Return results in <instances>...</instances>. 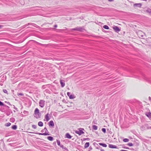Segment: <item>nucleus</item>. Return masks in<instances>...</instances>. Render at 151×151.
Segmentation results:
<instances>
[{
	"label": "nucleus",
	"mask_w": 151,
	"mask_h": 151,
	"mask_svg": "<svg viewBox=\"0 0 151 151\" xmlns=\"http://www.w3.org/2000/svg\"><path fill=\"white\" fill-rule=\"evenodd\" d=\"M149 98L150 100L151 99V98L150 97H149Z\"/></svg>",
	"instance_id": "nucleus-39"
},
{
	"label": "nucleus",
	"mask_w": 151,
	"mask_h": 151,
	"mask_svg": "<svg viewBox=\"0 0 151 151\" xmlns=\"http://www.w3.org/2000/svg\"><path fill=\"white\" fill-rule=\"evenodd\" d=\"M109 147L111 148H117V147L114 145H111V144H109Z\"/></svg>",
	"instance_id": "nucleus-5"
},
{
	"label": "nucleus",
	"mask_w": 151,
	"mask_h": 151,
	"mask_svg": "<svg viewBox=\"0 0 151 151\" xmlns=\"http://www.w3.org/2000/svg\"><path fill=\"white\" fill-rule=\"evenodd\" d=\"M84 130L83 129L80 128L78 129V130L75 131V133L78 134L79 135H81L84 134V132L83 131Z\"/></svg>",
	"instance_id": "nucleus-2"
},
{
	"label": "nucleus",
	"mask_w": 151,
	"mask_h": 151,
	"mask_svg": "<svg viewBox=\"0 0 151 151\" xmlns=\"http://www.w3.org/2000/svg\"><path fill=\"white\" fill-rule=\"evenodd\" d=\"M145 11L146 12L150 14H151V9H150L145 10Z\"/></svg>",
	"instance_id": "nucleus-10"
},
{
	"label": "nucleus",
	"mask_w": 151,
	"mask_h": 151,
	"mask_svg": "<svg viewBox=\"0 0 151 151\" xmlns=\"http://www.w3.org/2000/svg\"><path fill=\"white\" fill-rule=\"evenodd\" d=\"M90 145V144L89 142H86L84 145V147L85 148H87V147H88Z\"/></svg>",
	"instance_id": "nucleus-14"
},
{
	"label": "nucleus",
	"mask_w": 151,
	"mask_h": 151,
	"mask_svg": "<svg viewBox=\"0 0 151 151\" xmlns=\"http://www.w3.org/2000/svg\"><path fill=\"white\" fill-rule=\"evenodd\" d=\"M1 26L0 25V28H1Z\"/></svg>",
	"instance_id": "nucleus-41"
},
{
	"label": "nucleus",
	"mask_w": 151,
	"mask_h": 151,
	"mask_svg": "<svg viewBox=\"0 0 151 151\" xmlns=\"http://www.w3.org/2000/svg\"><path fill=\"white\" fill-rule=\"evenodd\" d=\"M38 125L39 126L42 127L43 126V123L42 122H38Z\"/></svg>",
	"instance_id": "nucleus-16"
},
{
	"label": "nucleus",
	"mask_w": 151,
	"mask_h": 151,
	"mask_svg": "<svg viewBox=\"0 0 151 151\" xmlns=\"http://www.w3.org/2000/svg\"><path fill=\"white\" fill-rule=\"evenodd\" d=\"M60 147H63V145H62V146H60Z\"/></svg>",
	"instance_id": "nucleus-40"
},
{
	"label": "nucleus",
	"mask_w": 151,
	"mask_h": 151,
	"mask_svg": "<svg viewBox=\"0 0 151 151\" xmlns=\"http://www.w3.org/2000/svg\"><path fill=\"white\" fill-rule=\"evenodd\" d=\"M128 145L129 146H132L133 145L132 143H129L128 144Z\"/></svg>",
	"instance_id": "nucleus-29"
},
{
	"label": "nucleus",
	"mask_w": 151,
	"mask_h": 151,
	"mask_svg": "<svg viewBox=\"0 0 151 151\" xmlns=\"http://www.w3.org/2000/svg\"><path fill=\"white\" fill-rule=\"evenodd\" d=\"M145 34L141 31H139L138 33V35L139 37L141 38H143Z\"/></svg>",
	"instance_id": "nucleus-4"
},
{
	"label": "nucleus",
	"mask_w": 151,
	"mask_h": 151,
	"mask_svg": "<svg viewBox=\"0 0 151 151\" xmlns=\"http://www.w3.org/2000/svg\"><path fill=\"white\" fill-rule=\"evenodd\" d=\"M103 28L105 29H109V27L108 26L106 25H105L104 26Z\"/></svg>",
	"instance_id": "nucleus-23"
},
{
	"label": "nucleus",
	"mask_w": 151,
	"mask_h": 151,
	"mask_svg": "<svg viewBox=\"0 0 151 151\" xmlns=\"http://www.w3.org/2000/svg\"><path fill=\"white\" fill-rule=\"evenodd\" d=\"M69 98L70 99H73L75 98H76V96L74 95L71 94L69 96Z\"/></svg>",
	"instance_id": "nucleus-15"
},
{
	"label": "nucleus",
	"mask_w": 151,
	"mask_h": 151,
	"mask_svg": "<svg viewBox=\"0 0 151 151\" xmlns=\"http://www.w3.org/2000/svg\"><path fill=\"white\" fill-rule=\"evenodd\" d=\"M99 144L101 146H102L104 147H107V145L106 144H103L102 143H99Z\"/></svg>",
	"instance_id": "nucleus-18"
},
{
	"label": "nucleus",
	"mask_w": 151,
	"mask_h": 151,
	"mask_svg": "<svg viewBox=\"0 0 151 151\" xmlns=\"http://www.w3.org/2000/svg\"><path fill=\"white\" fill-rule=\"evenodd\" d=\"M113 28L115 31L117 32H119L120 30L119 28L117 26H115Z\"/></svg>",
	"instance_id": "nucleus-6"
},
{
	"label": "nucleus",
	"mask_w": 151,
	"mask_h": 151,
	"mask_svg": "<svg viewBox=\"0 0 151 151\" xmlns=\"http://www.w3.org/2000/svg\"><path fill=\"white\" fill-rule=\"evenodd\" d=\"M39 105L42 108L44 107L45 104V101L43 100H40L39 102Z\"/></svg>",
	"instance_id": "nucleus-3"
},
{
	"label": "nucleus",
	"mask_w": 151,
	"mask_h": 151,
	"mask_svg": "<svg viewBox=\"0 0 151 151\" xmlns=\"http://www.w3.org/2000/svg\"><path fill=\"white\" fill-rule=\"evenodd\" d=\"M67 95L69 97V96L71 95V94H70V93L69 92H68L67 93Z\"/></svg>",
	"instance_id": "nucleus-33"
},
{
	"label": "nucleus",
	"mask_w": 151,
	"mask_h": 151,
	"mask_svg": "<svg viewBox=\"0 0 151 151\" xmlns=\"http://www.w3.org/2000/svg\"><path fill=\"white\" fill-rule=\"evenodd\" d=\"M11 123L9 122L7 123H6L5 124V126L7 127L9 126L10 125Z\"/></svg>",
	"instance_id": "nucleus-25"
},
{
	"label": "nucleus",
	"mask_w": 151,
	"mask_h": 151,
	"mask_svg": "<svg viewBox=\"0 0 151 151\" xmlns=\"http://www.w3.org/2000/svg\"><path fill=\"white\" fill-rule=\"evenodd\" d=\"M60 83L61 85V86L63 87L65 85L64 81L63 80H61L60 81Z\"/></svg>",
	"instance_id": "nucleus-7"
},
{
	"label": "nucleus",
	"mask_w": 151,
	"mask_h": 151,
	"mask_svg": "<svg viewBox=\"0 0 151 151\" xmlns=\"http://www.w3.org/2000/svg\"><path fill=\"white\" fill-rule=\"evenodd\" d=\"M14 119H11V121H12V122H14Z\"/></svg>",
	"instance_id": "nucleus-36"
},
{
	"label": "nucleus",
	"mask_w": 151,
	"mask_h": 151,
	"mask_svg": "<svg viewBox=\"0 0 151 151\" xmlns=\"http://www.w3.org/2000/svg\"><path fill=\"white\" fill-rule=\"evenodd\" d=\"M101 151H104V150L103 149H101Z\"/></svg>",
	"instance_id": "nucleus-37"
},
{
	"label": "nucleus",
	"mask_w": 151,
	"mask_h": 151,
	"mask_svg": "<svg viewBox=\"0 0 151 151\" xmlns=\"http://www.w3.org/2000/svg\"><path fill=\"white\" fill-rule=\"evenodd\" d=\"M32 127L33 128L35 129L36 128H37V127L36 126V125H32Z\"/></svg>",
	"instance_id": "nucleus-28"
},
{
	"label": "nucleus",
	"mask_w": 151,
	"mask_h": 151,
	"mask_svg": "<svg viewBox=\"0 0 151 151\" xmlns=\"http://www.w3.org/2000/svg\"><path fill=\"white\" fill-rule=\"evenodd\" d=\"M57 27V25L56 24L54 26V27Z\"/></svg>",
	"instance_id": "nucleus-35"
},
{
	"label": "nucleus",
	"mask_w": 151,
	"mask_h": 151,
	"mask_svg": "<svg viewBox=\"0 0 151 151\" xmlns=\"http://www.w3.org/2000/svg\"><path fill=\"white\" fill-rule=\"evenodd\" d=\"M102 131L104 133L106 132V129L105 128H103L102 129Z\"/></svg>",
	"instance_id": "nucleus-26"
},
{
	"label": "nucleus",
	"mask_w": 151,
	"mask_h": 151,
	"mask_svg": "<svg viewBox=\"0 0 151 151\" xmlns=\"http://www.w3.org/2000/svg\"><path fill=\"white\" fill-rule=\"evenodd\" d=\"M150 128L151 129V127H150Z\"/></svg>",
	"instance_id": "nucleus-42"
},
{
	"label": "nucleus",
	"mask_w": 151,
	"mask_h": 151,
	"mask_svg": "<svg viewBox=\"0 0 151 151\" xmlns=\"http://www.w3.org/2000/svg\"><path fill=\"white\" fill-rule=\"evenodd\" d=\"M44 129L45 130V132L47 131V129L46 128H45Z\"/></svg>",
	"instance_id": "nucleus-34"
},
{
	"label": "nucleus",
	"mask_w": 151,
	"mask_h": 151,
	"mask_svg": "<svg viewBox=\"0 0 151 151\" xmlns=\"http://www.w3.org/2000/svg\"><path fill=\"white\" fill-rule=\"evenodd\" d=\"M49 125L52 127H54V124L52 121H51L50 122Z\"/></svg>",
	"instance_id": "nucleus-9"
},
{
	"label": "nucleus",
	"mask_w": 151,
	"mask_h": 151,
	"mask_svg": "<svg viewBox=\"0 0 151 151\" xmlns=\"http://www.w3.org/2000/svg\"><path fill=\"white\" fill-rule=\"evenodd\" d=\"M123 141L125 142H127L129 141V139H128L124 138L123 139Z\"/></svg>",
	"instance_id": "nucleus-24"
},
{
	"label": "nucleus",
	"mask_w": 151,
	"mask_h": 151,
	"mask_svg": "<svg viewBox=\"0 0 151 151\" xmlns=\"http://www.w3.org/2000/svg\"><path fill=\"white\" fill-rule=\"evenodd\" d=\"M134 6H137L139 7H140L141 6V4L140 3H137L134 4Z\"/></svg>",
	"instance_id": "nucleus-12"
},
{
	"label": "nucleus",
	"mask_w": 151,
	"mask_h": 151,
	"mask_svg": "<svg viewBox=\"0 0 151 151\" xmlns=\"http://www.w3.org/2000/svg\"><path fill=\"white\" fill-rule=\"evenodd\" d=\"M17 126L16 125H14L12 127V129L15 130L17 129Z\"/></svg>",
	"instance_id": "nucleus-20"
},
{
	"label": "nucleus",
	"mask_w": 151,
	"mask_h": 151,
	"mask_svg": "<svg viewBox=\"0 0 151 151\" xmlns=\"http://www.w3.org/2000/svg\"><path fill=\"white\" fill-rule=\"evenodd\" d=\"M146 115L149 118H151V113H148L146 114Z\"/></svg>",
	"instance_id": "nucleus-21"
},
{
	"label": "nucleus",
	"mask_w": 151,
	"mask_h": 151,
	"mask_svg": "<svg viewBox=\"0 0 151 151\" xmlns=\"http://www.w3.org/2000/svg\"><path fill=\"white\" fill-rule=\"evenodd\" d=\"M66 137L68 139H71L72 137V136L69 133L66 134Z\"/></svg>",
	"instance_id": "nucleus-11"
},
{
	"label": "nucleus",
	"mask_w": 151,
	"mask_h": 151,
	"mask_svg": "<svg viewBox=\"0 0 151 151\" xmlns=\"http://www.w3.org/2000/svg\"><path fill=\"white\" fill-rule=\"evenodd\" d=\"M93 128L94 130H96L97 129L98 127L96 125H93Z\"/></svg>",
	"instance_id": "nucleus-19"
},
{
	"label": "nucleus",
	"mask_w": 151,
	"mask_h": 151,
	"mask_svg": "<svg viewBox=\"0 0 151 151\" xmlns=\"http://www.w3.org/2000/svg\"><path fill=\"white\" fill-rule=\"evenodd\" d=\"M4 105L3 103L0 101V106H3Z\"/></svg>",
	"instance_id": "nucleus-31"
},
{
	"label": "nucleus",
	"mask_w": 151,
	"mask_h": 151,
	"mask_svg": "<svg viewBox=\"0 0 151 151\" xmlns=\"http://www.w3.org/2000/svg\"><path fill=\"white\" fill-rule=\"evenodd\" d=\"M3 92L5 93H7V91L6 89H3Z\"/></svg>",
	"instance_id": "nucleus-30"
},
{
	"label": "nucleus",
	"mask_w": 151,
	"mask_h": 151,
	"mask_svg": "<svg viewBox=\"0 0 151 151\" xmlns=\"http://www.w3.org/2000/svg\"><path fill=\"white\" fill-rule=\"evenodd\" d=\"M37 134H39V135H49V134L48 133L46 132L43 133H37Z\"/></svg>",
	"instance_id": "nucleus-13"
},
{
	"label": "nucleus",
	"mask_w": 151,
	"mask_h": 151,
	"mask_svg": "<svg viewBox=\"0 0 151 151\" xmlns=\"http://www.w3.org/2000/svg\"><path fill=\"white\" fill-rule=\"evenodd\" d=\"M47 139L50 141H52L53 140V138L51 136L47 137Z\"/></svg>",
	"instance_id": "nucleus-17"
},
{
	"label": "nucleus",
	"mask_w": 151,
	"mask_h": 151,
	"mask_svg": "<svg viewBox=\"0 0 151 151\" xmlns=\"http://www.w3.org/2000/svg\"><path fill=\"white\" fill-rule=\"evenodd\" d=\"M109 1H113V0H108Z\"/></svg>",
	"instance_id": "nucleus-38"
},
{
	"label": "nucleus",
	"mask_w": 151,
	"mask_h": 151,
	"mask_svg": "<svg viewBox=\"0 0 151 151\" xmlns=\"http://www.w3.org/2000/svg\"><path fill=\"white\" fill-rule=\"evenodd\" d=\"M49 115H50L48 114H47V115L45 116V118L46 119V120L47 121H48L50 119V118H49Z\"/></svg>",
	"instance_id": "nucleus-8"
},
{
	"label": "nucleus",
	"mask_w": 151,
	"mask_h": 151,
	"mask_svg": "<svg viewBox=\"0 0 151 151\" xmlns=\"http://www.w3.org/2000/svg\"><path fill=\"white\" fill-rule=\"evenodd\" d=\"M57 142L58 145L60 146V142L59 140H57Z\"/></svg>",
	"instance_id": "nucleus-27"
},
{
	"label": "nucleus",
	"mask_w": 151,
	"mask_h": 151,
	"mask_svg": "<svg viewBox=\"0 0 151 151\" xmlns=\"http://www.w3.org/2000/svg\"><path fill=\"white\" fill-rule=\"evenodd\" d=\"M18 95L22 96L23 95V94L21 93H19L18 94Z\"/></svg>",
	"instance_id": "nucleus-32"
},
{
	"label": "nucleus",
	"mask_w": 151,
	"mask_h": 151,
	"mask_svg": "<svg viewBox=\"0 0 151 151\" xmlns=\"http://www.w3.org/2000/svg\"><path fill=\"white\" fill-rule=\"evenodd\" d=\"M35 117L37 118H39L40 116V113L39 112V110L37 108H36L35 111Z\"/></svg>",
	"instance_id": "nucleus-1"
},
{
	"label": "nucleus",
	"mask_w": 151,
	"mask_h": 151,
	"mask_svg": "<svg viewBox=\"0 0 151 151\" xmlns=\"http://www.w3.org/2000/svg\"><path fill=\"white\" fill-rule=\"evenodd\" d=\"M74 30H77L79 31H82V29L81 28H78L76 29H73Z\"/></svg>",
	"instance_id": "nucleus-22"
}]
</instances>
